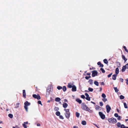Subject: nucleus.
<instances>
[{
	"label": "nucleus",
	"mask_w": 128,
	"mask_h": 128,
	"mask_svg": "<svg viewBox=\"0 0 128 128\" xmlns=\"http://www.w3.org/2000/svg\"><path fill=\"white\" fill-rule=\"evenodd\" d=\"M64 110L65 111L64 114L66 117L67 119L69 118L70 116L69 109H64Z\"/></svg>",
	"instance_id": "obj_1"
},
{
	"label": "nucleus",
	"mask_w": 128,
	"mask_h": 128,
	"mask_svg": "<svg viewBox=\"0 0 128 128\" xmlns=\"http://www.w3.org/2000/svg\"><path fill=\"white\" fill-rule=\"evenodd\" d=\"M82 108L84 110L88 111L90 112H92V110L85 104H83Z\"/></svg>",
	"instance_id": "obj_2"
},
{
	"label": "nucleus",
	"mask_w": 128,
	"mask_h": 128,
	"mask_svg": "<svg viewBox=\"0 0 128 128\" xmlns=\"http://www.w3.org/2000/svg\"><path fill=\"white\" fill-rule=\"evenodd\" d=\"M108 120L109 123L112 124L116 123L117 122V120L113 118L108 119Z\"/></svg>",
	"instance_id": "obj_3"
},
{
	"label": "nucleus",
	"mask_w": 128,
	"mask_h": 128,
	"mask_svg": "<svg viewBox=\"0 0 128 128\" xmlns=\"http://www.w3.org/2000/svg\"><path fill=\"white\" fill-rule=\"evenodd\" d=\"M30 103L28 102L27 101H26V102L24 103V107L26 111L27 112H28V106H29L30 105Z\"/></svg>",
	"instance_id": "obj_4"
},
{
	"label": "nucleus",
	"mask_w": 128,
	"mask_h": 128,
	"mask_svg": "<svg viewBox=\"0 0 128 128\" xmlns=\"http://www.w3.org/2000/svg\"><path fill=\"white\" fill-rule=\"evenodd\" d=\"M33 97L35 98H36L38 100H40V97L38 94L37 95L34 94L32 95Z\"/></svg>",
	"instance_id": "obj_5"
},
{
	"label": "nucleus",
	"mask_w": 128,
	"mask_h": 128,
	"mask_svg": "<svg viewBox=\"0 0 128 128\" xmlns=\"http://www.w3.org/2000/svg\"><path fill=\"white\" fill-rule=\"evenodd\" d=\"M99 114L100 117L102 119H104L105 118V116L104 114L102 112H99Z\"/></svg>",
	"instance_id": "obj_6"
},
{
	"label": "nucleus",
	"mask_w": 128,
	"mask_h": 128,
	"mask_svg": "<svg viewBox=\"0 0 128 128\" xmlns=\"http://www.w3.org/2000/svg\"><path fill=\"white\" fill-rule=\"evenodd\" d=\"M106 111L108 113L110 112L111 108L110 106L108 105H107L106 106Z\"/></svg>",
	"instance_id": "obj_7"
},
{
	"label": "nucleus",
	"mask_w": 128,
	"mask_h": 128,
	"mask_svg": "<svg viewBox=\"0 0 128 128\" xmlns=\"http://www.w3.org/2000/svg\"><path fill=\"white\" fill-rule=\"evenodd\" d=\"M98 72L96 70H94L92 71V77H94L96 76Z\"/></svg>",
	"instance_id": "obj_8"
},
{
	"label": "nucleus",
	"mask_w": 128,
	"mask_h": 128,
	"mask_svg": "<svg viewBox=\"0 0 128 128\" xmlns=\"http://www.w3.org/2000/svg\"><path fill=\"white\" fill-rule=\"evenodd\" d=\"M72 91L73 92H75L76 90V86L74 85H72Z\"/></svg>",
	"instance_id": "obj_9"
},
{
	"label": "nucleus",
	"mask_w": 128,
	"mask_h": 128,
	"mask_svg": "<svg viewBox=\"0 0 128 128\" xmlns=\"http://www.w3.org/2000/svg\"><path fill=\"white\" fill-rule=\"evenodd\" d=\"M115 73L116 75L119 73V69L118 68H116V69Z\"/></svg>",
	"instance_id": "obj_10"
},
{
	"label": "nucleus",
	"mask_w": 128,
	"mask_h": 128,
	"mask_svg": "<svg viewBox=\"0 0 128 128\" xmlns=\"http://www.w3.org/2000/svg\"><path fill=\"white\" fill-rule=\"evenodd\" d=\"M68 106V104L66 103H64L63 104V106L64 108H66Z\"/></svg>",
	"instance_id": "obj_11"
},
{
	"label": "nucleus",
	"mask_w": 128,
	"mask_h": 128,
	"mask_svg": "<svg viewBox=\"0 0 128 128\" xmlns=\"http://www.w3.org/2000/svg\"><path fill=\"white\" fill-rule=\"evenodd\" d=\"M23 96L25 98L26 97V93L25 90H23Z\"/></svg>",
	"instance_id": "obj_12"
},
{
	"label": "nucleus",
	"mask_w": 128,
	"mask_h": 128,
	"mask_svg": "<svg viewBox=\"0 0 128 128\" xmlns=\"http://www.w3.org/2000/svg\"><path fill=\"white\" fill-rule=\"evenodd\" d=\"M116 125L117 126V127L118 128L120 127L121 126V124L119 122H118L116 124Z\"/></svg>",
	"instance_id": "obj_13"
},
{
	"label": "nucleus",
	"mask_w": 128,
	"mask_h": 128,
	"mask_svg": "<svg viewBox=\"0 0 128 128\" xmlns=\"http://www.w3.org/2000/svg\"><path fill=\"white\" fill-rule=\"evenodd\" d=\"M94 84L97 86H98L99 83L98 82L96 81H94Z\"/></svg>",
	"instance_id": "obj_14"
},
{
	"label": "nucleus",
	"mask_w": 128,
	"mask_h": 128,
	"mask_svg": "<svg viewBox=\"0 0 128 128\" xmlns=\"http://www.w3.org/2000/svg\"><path fill=\"white\" fill-rule=\"evenodd\" d=\"M76 101L79 104H81L82 103V100L79 99H77L76 100Z\"/></svg>",
	"instance_id": "obj_15"
},
{
	"label": "nucleus",
	"mask_w": 128,
	"mask_h": 128,
	"mask_svg": "<svg viewBox=\"0 0 128 128\" xmlns=\"http://www.w3.org/2000/svg\"><path fill=\"white\" fill-rule=\"evenodd\" d=\"M116 75H113L112 76V78L114 80H115L116 79Z\"/></svg>",
	"instance_id": "obj_16"
},
{
	"label": "nucleus",
	"mask_w": 128,
	"mask_h": 128,
	"mask_svg": "<svg viewBox=\"0 0 128 128\" xmlns=\"http://www.w3.org/2000/svg\"><path fill=\"white\" fill-rule=\"evenodd\" d=\"M120 128H128V126H125L124 124H122Z\"/></svg>",
	"instance_id": "obj_17"
},
{
	"label": "nucleus",
	"mask_w": 128,
	"mask_h": 128,
	"mask_svg": "<svg viewBox=\"0 0 128 128\" xmlns=\"http://www.w3.org/2000/svg\"><path fill=\"white\" fill-rule=\"evenodd\" d=\"M88 82L90 84L92 85L93 84V80L92 79H90L88 81Z\"/></svg>",
	"instance_id": "obj_18"
},
{
	"label": "nucleus",
	"mask_w": 128,
	"mask_h": 128,
	"mask_svg": "<svg viewBox=\"0 0 128 128\" xmlns=\"http://www.w3.org/2000/svg\"><path fill=\"white\" fill-rule=\"evenodd\" d=\"M126 67L125 66H123L122 67V72H123L126 69Z\"/></svg>",
	"instance_id": "obj_19"
},
{
	"label": "nucleus",
	"mask_w": 128,
	"mask_h": 128,
	"mask_svg": "<svg viewBox=\"0 0 128 128\" xmlns=\"http://www.w3.org/2000/svg\"><path fill=\"white\" fill-rule=\"evenodd\" d=\"M60 99L59 98H57L55 99V101L57 102L60 101Z\"/></svg>",
	"instance_id": "obj_20"
},
{
	"label": "nucleus",
	"mask_w": 128,
	"mask_h": 128,
	"mask_svg": "<svg viewBox=\"0 0 128 128\" xmlns=\"http://www.w3.org/2000/svg\"><path fill=\"white\" fill-rule=\"evenodd\" d=\"M56 115L58 116H59L60 115V113L59 111L56 112Z\"/></svg>",
	"instance_id": "obj_21"
},
{
	"label": "nucleus",
	"mask_w": 128,
	"mask_h": 128,
	"mask_svg": "<svg viewBox=\"0 0 128 128\" xmlns=\"http://www.w3.org/2000/svg\"><path fill=\"white\" fill-rule=\"evenodd\" d=\"M82 124L84 125H85L86 124V122L85 121H82Z\"/></svg>",
	"instance_id": "obj_22"
},
{
	"label": "nucleus",
	"mask_w": 128,
	"mask_h": 128,
	"mask_svg": "<svg viewBox=\"0 0 128 128\" xmlns=\"http://www.w3.org/2000/svg\"><path fill=\"white\" fill-rule=\"evenodd\" d=\"M122 59L124 60L125 62H126L127 60V59L126 58L125 56L123 55H122Z\"/></svg>",
	"instance_id": "obj_23"
},
{
	"label": "nucleus",
	"mask_w": 128,
	"mask_h": 128,
	"mask_svg": "<svg viewBox=\"0 0 128 128\" xmlns=\"http://www.w3.org/2000/svg\"><path fill=\"white\" fill-rule=\"evenodd\" d=\"M72 85H71L70 84H68V88H71L72 87Z\"/></svg>",
	"instance_id": "obj_24"
},
{
	"label": "nucleus",
	"mask_w": 128,
	"mask_h": 128,
	"mask_svg": "<svg viewBox=\"0 0 128 128\" xmlns=\"http://www.w3.org/2000/svg\"><path fill=\"white\" fill-rule=\"evenodd\" d=\"M102 98H105L106 97V96L104 93H103L102 94Z\"/></svg>",
	"instance_id": "obj_25"
},
{
	"label": "nucleus",
	"mask_w": 128,
	"mask_h": 128,
	"mask_svg": "<svg viewBox=\"0 0 128 128\" xmlns=\"http://www.w3.org/2000/svg\"><path fill=\"white\" fill-rule=\"evenodd\" d=\"M80 114L79 113H78L77 112H76V116L78 118L80 116Z\"/></svg>",
	"instance_id": "obj_26"
},
{
	"label": "nucleus",
	"mask_w": 128,
	"mask_h": 128,
	"mask_svg": "<svg viewBox=\"0 0 128 128\" xmlns=\"http://www.w3.org/2000/svg\"><path fill=\"white\" fill-rule=\"evenodd\" d=\"M114 90L115 91V92H118V89H117V88L116 87H114Z\"/></svg>",
	"instance_id": "obj_27"
},
{
	"label": "nucleus",
	"mask_w": 128,
	"mask_h": 128,
	"mask_svg": "<svg viewBox=\"0 0 128 128\" xmlns=\"http://www.w3.org/2000/svg\"><path fill=\"white\" fill-rule=\"evenodd\" d=\"M100 108V107L99 106H96L95 108L96 110H98Z\"/></svg>",
	"instance_id": "obj_28"
},
{
	"label": "nucleus",
	"mask_w": 128,
	"mask_h": 128,
	"mask_svg": "<svg viewBox=\"0 0 128 128\" xmlns=\"http://www.w3.org/2000/svg\"><path fill=\"white\" fill-rule=\"evenodd\" d=\"M104 62L106 64H107L108 63V61L106 59H104Z\"/></svg>",
	"instance_id": "obj_29"
},
{
	"label": "nucleus",
	"mask_w": 128,
	"mask_h": 128,
	"mask_svg": "<svg viewBox=\"0 0 128 128\" xmlns=\"http://www.w3.org/2000/svg\"><path fill=\"white\" fill-rule=\"evenodd\" d=\"M66 89V88L65 86H64L63 87V90L64 92H65Z\"/></svg>",
	"instance_id": "obj_30"
},
{
	"label": "nucleus",
	"mask_w": 128,
	"mask_h": 128,
	"mask_svg": "<svg viewBox=\"0 0 128 128\" xmlns=\"http://www.w3.org/2000/svg\"><path fill=\"white\" fill-rule=\"evenodd\" d=\"M124 96L122 95L120 96V99H123L124 98Z\"/></svg>",
	"instance_id": "obj_31"
},
{
	"label": "nucleus",
	"mask_w": 128,
	"mask_h": 128,
	"mask_svg": "<svg viewBox=\"0 0 128 128\" xmlns=\"http://www.w3.org/2000/svg\"><path fill=\"white\" fill-rule=\"evenodd\" d=\"M20 104L19 103H18L16 104V106L15 107L16 108H17L19 107Z\"/></svg>",
	"instance_id": "obj_32"
},
{
	"label": "nucleus",
	"mask_w": 128,
	"mask_h": 128,
	"mask_svg": "<svg viewBox=\"0 0 128 128\" xmlns=\"http://www.w3.org/2000/svg\"><path fill=\"white\" fill-rule=\"evenodd\" d=\"M88 90L90 92H92L93 90V89L91 88H88Z\"/></svg>",
	"instance_id": "obj_33"
},
{
	"label": "nucleus",
	"mask_w": 128,
	"mask_h": 128,
	"mask_svg": "<svg viewBox=\"0 0 128 128\" xmlns=\"http://www.w3.org/2000/svg\"><path fill=\"white\" fill-rule=\"evenodd\" d=\"M8 116L10 118H12L13 117V115L11 114H8Z\"/></svg>",
	"instance_id": "obj_34"
},
{
	"label": "nucleus",
	"mask_w": 128,
	"mask_h": 128,
	"mask_svg": "<svg viewBox=\"0 0 128 128\" xmlns=\"http://www.w3.org/2000/svg\"><path fill=\"white\" fill-rule=\"evenodd\" d=\"M124 108H128V107L127 106L126 104V103H124Z\"/></svg>",
	"instance_id": "obj_35"
},
{
	"label": "nucleus",
	"mask_w": 128,
	"mask_h": 128,
	"mask_svg": "<svg viewBox=\"0 0 128 128\" xmlns=\"http://www.w3.org/2000/svg\"><path fill=\"white\" fill-rule=\"evenodd\" d=\"M107 99L105 98H103L102 99V100L104 102H105L107 100Z\"/></svg>",
	"instance_id": "obj_36"
},
{
	"label": "nucleus",
	"mask_w": 128,
	"mask_h": 128,
	"mask_svg": "<svg viewBox=\"0 0 128 128\" xmlns=\"http://www.w3.org/2000/svg\"><path fill=\"white\" fill-rule=\"evenodd\" d=\"M123 48H124L125 50L126 51V52H128V50H127L126 49V48L125 46H123Z\"/></svg>",
	"instance_id": "obj_37"
},
{
	"label": "nucleus",
	"mask_w": 128,
	"mask_h": 128,
	"mask_svg": "<svg viewBox=\"0 0 128 128\" xmlns=\"http://www.w3.org/2000/svg\"><path fill=\"white\" fill-rule=\"evenodd\" d=\"M86 100L89 101H90V98L89 96L86 97Z\"/></svg>",
	"instance_id": "obj_38"
},
{
	"label": "nucleus",
	"mask_w": 128,
	"mask_h": 128,
	"mask_svg": "<svg viewBox=\"0 0 128 128\" xmlns=\"http://www.w3.org/2000/svg\"><path fill=\"white\" fill-rule=\"evenodd\" d=\"M100 70L102 71V73H104L105 72V70L102 68H101Z\"/></svg>",
	"instance_id": "obj_39"
},
{
	"label": "nucleus",
	"mask_w": 128,
	"mask_h": 128,
	"mask_svg": "<svg viewBox=\"0 0 128 128\" xmlns=\"http://www.w3.org/2000/svg\"><path fill=\"white\" fill-rule=\"evenodd\" d=\"M57 88L59 90L62 89V87L61 86H58L57 87Z\"/></svg>",
	"instance_id": "obj_40"
},
{
	"label": "nucleus",
	"mask_w": 128,
	"mask_h": 128,
	"mask_svg": "<svg viewBox=\"0 0 128 128\" xmlns=\"http://www.w3.org/2000/svg\"><path fill=\"white\" fill-rule=\"evenodd\" d=\"M59 116V118H60L62 119H64V118L62 116L60 115V116Z\"/></svg>",
	"instance_id": "obj_41"
},
{
	"label": "nucleus",
	"mask_w": 128,
	"mask_h": 128,
	"mask_svg": "<svg viewBox=\"0 0 128 128\" xmlns=\"http://www.w3.org/2000/svg\"><path fill=\"white\" fill-rule=\"evenodd\" d=\"M38 103L39 104H40L42 106V103H41V101H40V100H39V101H38Z\"/></svg>",
	"instance_id": "obj_42"
},
{
	"label": "nucleus",
	"mask_w": 128,
	"mask_h": 128,
	"mask_svg": "<svg viewBox=\"0 0 128 128\" xmlns=\"http://www.w3.org/2000/svg\"><path fill=\"white\" fill-rule=\"evenodd\" d=\"M114 116L116 117H118V115L117 113H115L114 114Z\"/></svg>",
	"instance_id": "obj_43"
},
{
	"label": "nucleus",
	"mask_w": 128,
	"mask_h": 128,
	"mask_svg": "<svg viewBox=\"0 0 128 128\" xmlns=\"http://www.w3.org/2000/svg\"><path fill=\"white\" fill-rule=\"evenodd\" d=\"M118 118L117 119L118 120H120L121 119V117L120 116H118Z\"/></svg>",
	"instance_id": "obj_44"
},
{
	"label": "nucleus",
	"mask_w": 128,
	"mask_h": 128,
	"mask_svg": "<svg viewBox=\"0 0 128 128\" xmlns=\"http://www.w3.org/2000/svg\"><path fill=\"white\" fill-rule=\"evenodd\" d=\"M22 125L24 126V128H27L26 127V126L25 124H22Z\"/></svg>",
	"instance_id": "obj_45"
},
{
	"label": "nucleus",
	"mask_w": 128,
	"mask_h": 128,
	"mask_svg": "<svg viewBox=\"0 0 128 128\" xmlns=\"http://www.w3.org/2000/svg\"><path fill=\"white\" fill-rule=\"evenodd\" d=\"M100 104L101 106H102L103 105V103L102 102H100Z\"/></svg>",
	"instance_id": "obj_46"
},
{
	"label": "nucleus",
	"mask_w": 128,
	"mask_h": 128,
	"mask_svg": "<svg viewBox=\"0 0 128 128\" xmlns=\"http://www.w3.org/2000/svg\"><path fill=\"white\" fill-rule=\"evenodd\" d=\"M81 97L83 98H85V96L84 95H82L81 96Z\"/></svg>",
	"instance_id": "obj_47"
},
{
	"label": "nucleus",
	"mask_w": 128,
	"mask_h": 128,
	"mask_svg": "<svg viewBox=\"0 0 128 128\" xmlns=\"http://www.w3.org/2000/svg\"><path fill=\"white\" fill-rule=\"evenodd\" d=\"M54 110H58L59 108H58L56 107L54 108Z\"/></svg>",
	"instance_id": "obj_48"
},
{
	"label": "nucleus",
	"mask_w": 128,
	"mask_h": 128,
	"mask_svg": "<svg viewBox=\"0 0 128 128\" xmlns=\"http://www.w3.org/2000/svg\"><path fill=\"white\" fill-rule=\"evenodd\" d=\"M112 73H111V74H108V78H110V76H111L112 75Z\"/></svg>",
	"instance_id": "obj_49"
},
{
	"label": "nucleus",
	"mask_w": 128,
	"mask_h": 128,
	"mask_svg": "<svg viewBox=\"0 0 128 128\" xmlns=\"http://www.w3.org/2000/svg\"><path fill=\"white\" fill-rule=\"evenodd\" d=\"M85 94L86 96V97L89 96V95L87 93H86Z\"/></svg>",
	"instance_id": "obj_50"
},
{
	"label": "nucleus",
	"mask_w": 128,
	"mask_h": 128,
	"mask_svg": "<svg viewBox=\"0 0 128 128\" xmlns=\"http://www.w3.org/2000/svg\"><path fill=\"white\" fill-rule=\"evenodd\" d=\"M126 84H127L128 85V78H127L126 80Z\"/></svg>",
	"instance_id": "obj_51"
},
{
	"label": "nucleus",
	"mask_w": 128,
	"mask_h": 128,
	"mask_svg": "<svg viewBox=\"0 0 128 128\" xmlns=\"http://www.w3.org/2000/svg\"><path fill=\"white\" fill-rule=\"evenodd\" d=\"M125 66L127 68H128V63L127 64H126Z\"/></svg>",
	"instance_id": "obj_52"
},
{
	"label": "nucleus",
	"mask_w": 128,
	"mask_h": 128,
	"mask_svg": "<svg viewBox=\"0 0 128 128\" xmlns=\"http://www.w3.org/2000/svg\"><path fill=\"white\" fill-rule=\"evenodd\" d=\"M97 64L98 65H100V64H101V63L100 62H99Z\"/></svg>",
	"instance_id": "obj_53"
},
{
	"label": "nucleus",
	"mask_w": 128,
	"mask_h": 128,
	"mask_svg": "<svg viewBox=\"0 0 128 128\" xmlns=\"http://www.w3.org/2000/svg\"><path fill=\"white\" fill-rule=\"evenodd\" d=\"M101 85H104V82H102L101 83Z\"/></svg>",
	"instance_id": "obj_54"
},
{
	"label": "nucleus",
	"mask_w": 128,
	"mask_h": 128,
	"mask_svg": "<svg viewBox=\"0 0 128 128\" xmlns=\"http://www.w3.org/2000/svg\"><path fill=\"white\" fill-rule=\"evenodd\" d=\"M85 78L87 80H88L89 79L88 76H86Z\"/></svg>",
	"instance_id": "obj_55"
},
{
	"label": "nucleus",
	"mask_w": 128,
	"mask_h": 128,
	"mask_svg": "<svg viewBox=\"0 0 128 128\" xmlns=\"http://www.w3.org/2000/svg\"><path fill=\"white\" fill-rule=\"evenodd\" d=\"M100 66V67H103L104 66V65L102 64H101Z\"/></svg>",
	"instance_id": "obj_56"
},
{
	"label": "nucleus",
	"mask_w": 128,
	"mask_h": 128,
	"mask_svg": "<svg viewBox=\"0 0 128 128\" xmlns=\"http://www.w3.org/2000/svg\"><path fill=\"white\" fill-rule=\"evenodd\" d=\"M37 126H40V124H37Z\"/></svg>",
	"instance_id": "obj_57"
},
{
	"label": "nucleus",
	"mask_w": 128,
	"mask_h": 128,
	"mask_svg": "<svg viewBox=\"0 0 128 128\" xmlns=\"http://www.w3.org/2000/svg\"><path fill=\"white\" fill-rule=\"evenodd\" d=\"M94 124L96 126V127H97L98 128H99L97 126V125L95 124Z\"/></svg>",
	"instance_id": "obj_58"
},
{
	"label": "nucleus",
	"mask_w": 128,
	"mask_h": 128,
	"mask_svg": "<svg viewBox=\"0 0 128 128\" xmlns=\"http://www.w3.org/2000/svg\"><path fill=\"white\" fill-rule=\"evenodd\" d=\"M73 128H78V127L76 126H74Z\"/></svg>",
	"instance_id": "obj_59"
},
{
	"label": "nucleus",
	"mask_w": 128,
	"mask_h": 128,
	"mask_svg": "<svg viewBox=\"0 0 128 128\" xmlns=\"http://www.w3.org/2000/svg\"><path fill=\"white\" fill-rule=\"evenodd\" d=\"M28 122H24V124H28Z\"/></svg>",
	"instance_id": "obj_60"
},
{
	"label": "nucleus",
	"mask_w": 128,
	"mask_h": 128,
	"mask_svg": "<svg viewBox=\"0 0 128 128\" xmlns=\"http://www.w3.org/2000/svg\"><path fill=\"white\" fill-rule=\"evenodd\" d=\"M90 73H87V75H88L90 76Z\"/></svg>",
	"instance_id": "obj_61"
},
{
	"label": "nucleus",
	"mask_w": 128,
	"mask_h": 128,
	"mask_svg": "<svg viewBox=\"0 0 128 128\" xmlns=\"http://www.w3.org/2000/svg\"><path fill=\"white\" fill-rule=\"evenodd\" d=\"M120 80L122 82H123V80L122 79V78H120Z\"/></svg>",
	"instance_id": "obj_62"
},
{
	"label": "nucleus",
	"mask_w": 128,
	"mask_h": 128,
	"mask_svg": "<svg viewBox=\"0 0 128 128\" xmlns=\"http://www.w3.org/2000/svg\"><path fill=\"white\" fill-rule=\"evenodd\" d=\"M102 90V88L100 87V91H101Z\"/></svg>",
	"instance_id": "obj_63"
},
{
	"label": "nucleus",
	"mask_w": 128,
	"mask_h": 128,
	"mask_svg": "<svg viewBox=\"0 0 128 128\" xmlns=\"http://www.w3.org/2000/svg\"><path fill=\"white\" fill-rule=\"evenodd\" d=\"M91 102L94 104H95V102Z\"/></svg>",
	"instance_id": "obj_64"
}]
</instances>
